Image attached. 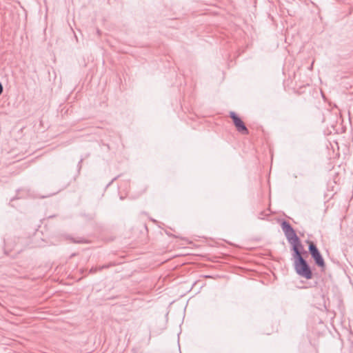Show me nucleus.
Returning a JSON list of instances; mask_svg holds the SVG:
<instances>
[{
	"label": "nucleus",
	"mask_w": 353,
	"mask_h": 353,
	"mask_svg": "<svg viewBox=\"0 0 353 353\" xmlns=\"http://www.w3.org/2000/svg\"><path fill=\"white\" fill-rule=\"evenodd\" d=\"M97 34H100V31L99 30H97Z\"/></svg>",
	"instance_id": "obj_8"
},
{
	"label": "nucleus",
	"mask_w": 353,
	"mask_h": 353,
	"mask_svg": "<svg viewBox=\"0 0 353 353\" xmlns=\"http://www.w3.org/2000/svg\"><path fill=\"white\" fill-rule=\"evenodd\" d=\"M114 265H115V264L114 263H109L106 265H101L99 267H92V268H90L89 272L90 274H95L98 271H101L103 269H107V268H109L114 266Z\"/></svg>",
	"instance_id": "obj_5"
},
{
	"label": "nucleus",
	"mask_w": 353,
	"mask_h": 353,
	"mask_svg": "<svg viewBox=\"0 0 353 353\" xmlns=\"http://www.w3.org/2000/svg\"><path fill=\"white\" fill-rule=\"evenodd\" d=\"M3 92V85L2 84L0 83V94Z\"/></svg>",
	"instance_id": "obj_7"
},
{
	"label": "nucleus",
	"mask_w": 353,
	"mask_h": 353,
	"mask_svg": "<svg viewBox=\"0 0 353 353\" xmlns=\"http://www.w3.org/2000/svg\"><path fill=\"white\" fill-rule=\"evenodd\" d=\"M281 227L288 241L292 245V250H294V246L296 248H303L299 238L289 222L285 220L282 221Z\"/></svg>",
	"instance_id": "obj_2"
},
{
	"label": "nucleus",
	"mask_w": 353,
	"mask_h": 353,
	"mask_svg": "<svg viewBox=\"0 0 353 353\" xmlns=\"http://www.w3.org/2000/svg\"><path fill=\"white\" fill-rule=\"evenodd\" d=\"M301 249L294 246V250H292L294 258V269L299 276L306 279H310L312 278V272L307 261L302 256Z\"/></svg>",
	"instance_id": "obj_1"
},
{
	"label": "nucleus",
	"mask_w": 353,
	"mask_h": 353,
	"mask_svg": "<svg viewBox=\"0 0 353 353\" xmlns=\"http://www.w3.org/2000/svg\"><path fill=\"white\" fill-rule=\"evenodd\" d=\"M70 240L74 243H88V241L85 240L84 238L78 237L77 239L70 238Z\"/></svg>",
	"instance_id": "obj_6"
},
{
	"label": "nucleus",
	"mask_w": 353,
	"mask_h": 353,
	"mask_svg": "<svg viewBox=\"0 0 353 353\" xmlns=\"http://www.w3.org/2000/svg\"><path fill=\"white\" fill-rule=\"evenodd\" d=\"M230 117L232 119L234 125H235L239 132L241 133L242 134H249V130L245 126V123L235 112H230Z\"/></svg>",
	"instance_id": "obj_4"
},
{
	"label": "nucleus",
	"mask_w": 353,
	"mask_h": 353,
	"mask_svg": "<svg viewBox=\"0 0 353 353\" xmlns=\"http://www.w3.org/2000/svg\"><path fill=\"white\" fill-rule=\"evenodd\" d=\"M307 243L309 252L316 265L321 268H325V263L324 259L315 243L310 241H307Z\"/></svg>",
	"instance_id": "obj_3"
}]
</instances>
